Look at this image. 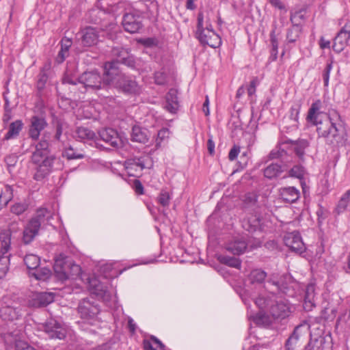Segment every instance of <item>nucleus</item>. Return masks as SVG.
<instances>
[{"label": "nucleus", "instance_id": "1", "mask_svg": "<svg viewBox=\"0 0 350 350\" xmlns=\"http://www.w3.org/2000/svg\"><path fill=\"white\" fill-rule=\"evenodd\" d=\"M321 100L313 103L308 111L307 120L317 126L319 138H323L329 145L338 146L344 140V129L340 116L335 111L331 115L321 113Z\"/></svg>", "mask_w": 350, "mask_h": 350}, {"label": "nucleus", "instance_id": "2", "mask_svg": "<svg viewBox=\"0 0 350 350\" xmlns=\"http://www.w3.org/2000/svg\"><path fill=\"white\" fill-rule=\"evenodd\" d=\"M49 143L47 139L42 138L36 145V150L33 152L31 160L37 165L34 178L40 180L49 174L51 172L53 163L56 158L49 155Z\"/></svg>", "mask_w": 350, "mask_h": 350}, {"label": "nucleus", "instance_id": "3", "mask_svg": "<svg viewBox=\"0 0 350 350\" xmlns=\"http://www.w3.org/2000/svg\"><path fill=\"white\" fill-rule=\"evenodd\" d=\"M116 68L110 67L103 74L96 70L84 72L79 77V83L85 90H98L104 89L113 81Z\"/></svg>", "mask_w": 350, "mask_h": 350}, {"label": "nucleus", "instance_id": "4", "mask_svg": "<svg viewBox=\"0 0 350 350\" xmlns=\"http://www.w3.org/2000/svg\"><path fill=\"white\" fill-rule=\"evenodd\" d=\"M53 268L57 278L62 281L78 276L81 273V267L62 254L55 258Z\"/></svg>", "mask_w": 350, "mask_h": 350}, {"label": "nucleus", "instance_id": "5", "mask_svg": "<svg viewBox=\"0 0 350 350\" xmlns=\"http://www.w3.org/2000/svg\"><path fill=\"white\" fill-rule=\"evenodd\" d=\"M51 216L50 212L46 208H39L34 217H33L25 226L23 232V242L29 244L38 235L42 224L46 219Z\"/></svg>", "mask_w": 350, "mask_h": 350}, {"label": "nucleus", "instance_id": "6", "mask_svg": "<svg viewBox=\"0 0 350 350\" xmlns=\"http://www.w3.org/2000/svg\"><path fill=\"white\" fill-rule=\"evenodd\" d=\"M204 16L200 12L198 16V25L196 36L200 42L203 44L208 45L212 48H216L221 44L219 36L213 31L211 25L206 28L203 27Z\"/></svg>", "mask_w": 350, "mask_h": 350}, {"label": "nucleus", "instance_id": "7", "mask_svg": "<svg viewBox=\"0 0 350 350\" xmlns=\"http://www.w3.org/2000/svg\"><path fill=\"white\" fill-rule=\"evenodd\" d=\"M116 74L113 75V81L111 83L121 90L122 92L129 94H139L141 91L140 86L135 79L120 73L116 68Z\"/></svg>", "mask_w": 350, "mask_h": 350}, {"label": "nucleus", "instance_id": "8", "mask_svg": "<svg viewBox=\"0 0 350 350\" xmlns=\"http://www.w3.org/2000/svg\"><path fill=\"white\" fill-rule=\"evenodd\" d=\"M10 241L9 233L3 232L1 237L0 248V279L3 278L9 269L10 265Z\"/></svg>", "mask_w": 350, "mask_h": 350}, {"label": "nucleus", "instance_id": "9", "mask_svg": "<svg viewBox=\"0 0 350 350\" xmlns=\"http://www.w3.org/2000/svg\"><path fill=\"white\" fill-rule=\"evenodd\" d=\"M42 328L51 338L64 339L66 329L54 319H49L42 325Z\"/></svg>", "mask_w": 350, "mask_h": 350}, {"label": "nucleus", "instance_id": "10", "mask_svg": "<svg viewBox=\"0 0 350 350\" xmlns=\"http://www.w3.org/2000/svg\"><path fill=\"white\" fill-rule=\"evenodd\" d=\"M284 242L286 246L294 252L301 254L306 251L302 239L297 231L286 234L284 237Z\"/></svg>", "mask_w": 350, "mask_h": 350}, {"label": "nucleus", "instance_id": "11", "mask_svg": "<svg viewBox=\"0 0 350 350\" xmlns=\"http://www.w3.org/2000/svg\"><path fill=\"white\" fill-rule=\"evenodd\" d=\"M99 136L102 140L113 148H118L124 144L122 137L113 129H105L100 131Z\"/></svg>", "mask_w": 350, "mask_h": 350}, {"label": "nucleus", "instance_id": "12", "mask_svg": "<svg viewBox=\"0 0 350 350\" xmlns=\"http://www.w3.org/2000/svg\"><path fill=\"white\" fill-rule=\"evenodd\" d=\"M291 312V308L286 300H275L271 303L269 313L273 319H284Z\"/></svg>", "mask_w": 350, "mask_h": 350}, {"label": "nucleus", "instance_id": "13", "mask_svg": "<svg viewBox=\"0 0 350 350\" xmlns=\"http://www.w3.org/2000/svg\"><path fill=\"white\" fill-rule=\"evenodd\" d=\"M122 23L124 30L131 33L138 32L142 27L141 17L133 13L125 14Z\"/></svg>", "mask_w": 350, "mask_h": 350}, {"label": "nucleus", "instance_id": "14", "mask_svg": "<svg viewBox=\"0 0 350 350\" xmlns=\"http://www.w3.org/2000/svg\"><path fill=\"white\" fill-rule=\"evenodd\" d=\"M247 237L239 235L234 237L226 243V249L234 255H240L244 253L247 247Z\"/></svg>", "mask_w": 350, "mask_h": 350}, {"label": "nucleus", "instance_id": "15", "mask_svg": "<svg viewBox=\"0 0 350 350\" xmlns=\"http://www.w3.org/2000/svg\"><path fill=\"white\" fill-rule=\"evenodd\" d=\"M47 126L46 120L41 116H33L30 120L29 129V135L33 139L37 140L39 138L40 133Z\"/></svg>", "mask_w": 350, "mask_h": 350}, {"label": "nucleus", "instance_id": "16", "mask_svg": "<svg viewBox=\"0 0 350 350\" xmlns=\"http://www.w3.org/2000/svg\"><path fill=\"white\" fill-rule=\"evenodd\" d=\"M54 300V294L52 293H35L29 301V305L33 308H40L47 306Z\"/></svg>", "mask_w": 350, "mask_h": 350}, {"label": "nucleus", "instance_id": "17", "mask_svg": "<svg viewBox=\"0 0 350 350\" xmlns=\"http://www.w3.org/2000/svg\"><path fill=\"white\" fill-rule=\"evenodd\" d=\"M78 311L82 319H90L98 314L100 310L96 305L84 299L79 303Z\"/></svg>", "mask_w": 350, "mask_h": 350}, {"label": "nucleus", "instance_id": "18", "mask_svg": "<svg viewBox=\"0 0 350 350\" xmlns=\"http://www.w3.org/2000/svg\"><path fill=\"white\" fill-rule=\"evenodd\" d=\"M80 38L83 44L85 46H91L97 44L98 40V34L96 29L92 27H88L80 32Z\"/></svg>", "mask_w": 350, "mask_h": 350}, {"label": "nucleus", "instance_id": "19", "mask_svg": "<svg viewBox=\"0 0 350 350\" xmlns=\"http://www.w3.org/2000/svg\"><path fill=\"white\" fill-rule=\"evenodd\" d=\"M124 167L129 176H138L145 166L140 159H132L124 162Z\"/></svg>", "mask_w": 350, "mask_h": 350}, {"label": "nucleus", "instance_id": "20", "mask_svg": "<svg viewBox=\"0 0 350 350\" xmlns=\"http://www.w3.org/2000/svg\"><path fill=\"white\" fill-rule=\"evenodd\" d=\"M21 315V310L11 306H3L0 308V317L3 321H12Z\"/></svg>", "mask_w": 350, "mask_h": 350}, {"label": "nucleus", "instance_id": "21", "mask_svg": "<svg viewBox=\"0 0 350 350\" xmlns=\"http://www.w3.org/2000/svg\"><path fill=\"white\" fill-rule=\"evenodd\" d=\"M316 288L312 284H308L306 289L304 308L306 311L311 310L316 305Z\"/></svg>", "mask_w": 350, "mask_h": 350}, {"label": "nucleus", "instance_id": "22", "mask_svg": "<svg viewBox=\"0 0 350 350\" xmlns=\"http://www.w3.org/2000/svg\"><path fill=\"white\" fill-rule=\"evenodd\" d=\"M280 195L284 201L288 203L296 202L300 197L299 191L294 187L281 188Z\"/></svg>", "mask_w": 350, "mask_h": 350}, {"label": "nucleus", "instance_id": "23", "mask_svg": "<svg viewBox=\"0 0 350 350\" xmlns=\"http://www.w3.org/2000/svg\"><path fill=\"white\" fill-rule=\"evenodd\" d=\"M165 109L172 113H175L178 109L177 91L171 89L165 97Z\"/></svg>", "mask_w": 350, "mask_h": 350}, {"label": "nucleus", "instance_id": "24", "mask_svg": "<svg viewBox=\"0 0 350 350\" xmlns=\"http://www.w3.org/2000/svg\"><path fill=\"white\" fill-rule=\"evenodd\" d=\"M51 63L46 62L42 67L40 72L38 76L36 87L38 91H42L45 88L46 83L49 79V72L51 70Z\"/></svg>", "mask_w": 350, "mask_h": 350}, {"label": "nucleus", "instance_id": "25", "mask_svg": "<svg viewBox=\"0 0 350 350\" xmlns=\"http://www.w3.org/2000/svg\"><path fill=\"white\" fill-rule=\"evenodd\" d=\"M131 139L133 142L146 144L148 141V131L138 125L132 128Z\"/></svg>", "mask_w": 350, "mask_h": 350}, {"label": "nucleus", "instance_id": "26", "mask_svg": "<svg viewBox=\"0 0 350 350\" xmlns=\"http://www.w3.org/2000/svg\"><path fill=\"white\" fill-rule=\"evenodd\" d=\"M242 226L248 232H256L260 229V219L256 215H251L243 219Z\"/></svg>", "mask_w": 350, "mask_h": 350}, {"label": "nucleus", "instance_id": "27", "mask_svg": "<svg viewBox=\"0 0 350 350\" xmlns=\"http://www.w3.org/2000/svg\"><path fill=\"white\" fill-rule=\"evenodd\" d=\"M350 36L348 34L339 31L334 40L332 46L334 51L337 53L341 52L347 44V42Z\"/></svg>", "mask_w": 350, "mask_h": 350}, {"label": "nucleus", "instance_id": "28", "mask_svg": "<svg viewBox=\"0 0 350 350\" xmlns=\"http://www.w3.org/2000/svg\"><path fill=\"white\" fill-rule=\"evenodd\" d=\"M23 127V124L21 120H16L12 122L8 129V131L5 135V139H10L16 137Z\"/></svg>", "mask_w": 350, "mask_h": 350}, {"label": "nucleus", "instance_id": "29", "mask_svg": "<svg viewBox=\"0 0 350 350\" xmlns=\"http://www.w3.org/2000/svg\"><path fill=\"white\" fill-rule=\"evenodd\" d=\"M273 298H275V295L271 294V296H259L256 300L255 304L261 310H266L269 312V309L271 305V303L273 302Z\"/></svg>", "mask_w": 350, "mask_h": 350}, {"label": "nucleus", "instance_id": "30", "mask_svg": "<svg viewBox=\"0 0 350 350\" xmlns=\"http://www.w3.org/2000/svg\"><path fill=\"white\" fill-rule=\"evenodd\" d=\"M72 45L71 40L64 38L61 42V49L58 53L56 61L58 63H62L64 61L65 58L68 55L69 49Z\"/></svg>", "mask_w": 350, "mask_h": 350}, {"label": "nucleus", "instance_id": "31", "mask_svg": "<svg viewBox=\"0 0 350 350\" xmlns=\"http://www.w3.org/2000/svg\"><path fill=\"white\" fill-rule=\"evenodd\" d=\"M13 198V189L10 185H5L0 193V210L8 205Z\"/></svg>", "mask_w": 350, "mask_h": 350}, {"label": "nucleus", "instance_id": "32", "mask_svg": "<svg viewBox=\"0 0 350 350\" xmlns=\"http://www.w3.org/2000/svg\"><path fill=\"white\" fill-rule=\"evenodd\" d=\"M95 136V133L87 127H78L75 131V137L80 140H92Z\"/></svg>", "mask_w": 350, "mask_h": 350}, {"label": "nucleus", "instance_id": "33", "mask_svg": "<svg viewBox=\"0 0 350 350\" xmlns=\"http://www.w3.org/2000/svg\"><path fill=\"white\" fill-rule=\"evenodd\" d=\"M282 172L280 165L271 163L264 170V176L269 179H271L277 177Z\"/></svg>", "mask_w": 350, "mask_h": 350}, {"label": "nucleus", "instance_id": "34", "mask_svg": "<svg viewBox=\"0 0 350 350\" xmlns=\"http://www.w3.org/2000/svg\"><path fill=\"white\" fill-rule=\"evenodd\" d=\"M218 260L224 265L229 267L240 269L241 263L239 258L231 257L225 255H219L217 256Z\"/></svg>", "mask_w": 350, "mask_h": 350}, {"label": "nucleus", "instance_id": "35", "mask_svg": "<svg viewBox=\"0 0 350 350\" xmlns=\"http://www.w3.org/2000/svg\"><path fill=\"white\" fill-rule=\"evenodd\" d=\"M267 277V273L262 269H256L251 271L249 280L252 284H260Z\"/></svg>", "mask_w": 350, "mask_h": 350}, {"label": "nucleus", "instance_id": "36", "mask_svg": "<svg viewBox=\"0 0 350 350\" xmlns=\"http://www.w3.org/2000/svg\"><path fill=\"white\" fill-rule=\"evenodd\" d=\"M24 262L29 270L36 269L40 262V258L34 254H27L24 257Z\"/></svg>", "mask_w": 350, "mask_h": 350}, {"label": "nucleus", "instance_id": "37", "mask_svg": "<svg viewBox=\"0 0 350 350\" xmlns=\"http://www.w3.org/2000/svg\"><path fill=\"white\" fill-rule=\"evenodd\" d=\"M31 274L36 280H46L51 275V271L47 267L37 268Z\"/></svg>", "mask_w": 350, "mask_h": 350}, {"label": "nucleus", "instance_id": "38", "mask_svg": "<svg viewBox=\"0 0 350 350\" xmlns=\"http://www.w3.org/2000/svg\"><path fill=\"white\" fill-rule=\"evenodd\" d=\"M300 327H301V326H297L295 328L293 334L290 336V337L286 340V347L288 350H293L295 345L298 342L299 338V334L298 333V331L300 329Z\"/></svg>", "mask_w": 350, "mask_h": 350}, {"label": "nucleus", "instance_id": "39", "mask_svg": "<svg viewBox=\"0 0 350 350\" xmlns=\"http://www.w3.org/2000/svg\"><path fill=\"white\" fill-rule=\"evenodd\" d=\"M172 198V193L166 189H162L157 197L158 202L163 207H167Z\"/></svg>", "mask_w": 350, "mask_h": 350}, {"label": "nucleus", "instance_id": "40", "mask_svg": "<svg viewBox=\"0 0 350 350\" xmlns=\"http://www.w3.org/2000/svg\"><path fill=\"white\" fill-rule=\"evenodd\" d=\"M301 27L299 25H293L291 28L288 30L286 34V40L288 42H295L299 37L301 33Z\"/></svg>", "mask_w": 350, "mask_h": 350}, {"label": "nucleus", "instance_id": "41", "mask_svg": "<svg viewBox=\"0 0 350 350\" xmlns=\"http://www.w3.org/2000/svg\"><path fill=\"white\" fill-rule=\"evenodd\" d=\"M63 156L66 157L68 160L79 159L84 158V154L81 152H78L72 147L70 146L64 149L62 153Z\"/></svg>", "mask_w": 350, "mask_h": 350}, {"label": "nucleus", "instance_id": "42", "mask_svg": "<svg viewBox=\"0 0 350 350\" xmlns=\"http://www.w3.org/2000/svg\"><path fill=\"white\" fill-rule=\"evenodd\" d=\"M28 208V204L25 202H16L10 207V211L14 215H20L23 214Z\"/></svg>", "mask_w": 350, "mask_h": 350}, {"label": "nucleus", "instance_id": "43", "mask_svg": "<svg viewBox=\"0 0 350 350\" xmlns=\"http://www.w3.org/2000/svg\"><path fill=\"white\" fill-rule=\"evenodd\" d=\"M62 83L63 85L70 84L72 85V90L75 91L77 90V86L78 85H80L79 83V78L73 79V77L70 75H69L68 73H66L63 79H62Z\"/></svg>", "mask_w": 350, "mask_h": 350}, {"label": "nucleus", "instance_id": "44", "mask_svg": "<svg viewBox=\"0 0 350 350\" xmlns=\"http://www.w3.org/2000/svg\"><path fill=\"white\" fill-rule=\"evenodd\" d=\"M309 146V143L306 139L299 140L295 148V151L296 154L301 157L304 154V149L306 148Z\"/></svg>", "mask_w": 350, "mask_h": 350}, {"label": "nucleus", "instance_id": "45", "mask_svg": "<svg viewBox=\"0 0 350 350\" xmlns=\"http://www.w3.org/2000/svg\"><path fill=\"white\" fill-rule=\"evenodd\" d=\"M289 176L297 178H301L304 174V170L300 165H295L289 170Z\"/></svg>", "mask_w": 350, "mask_h": 350}, {"label": "nucleus", "instance_id": "46", "mask_svg": "<svg viewBox=\"0 0 350 350\" xmlns=\"http://www.w3.org/2000/svg\"><path fill=\"white\" fill-rule=\"evenodd\" d=\"M286 154V151L280 147H275L268 155L269 159H275L282 157Z\"/></svg>", "mask_w": 350, "mask_h": 350}, {"label": "nucleus", "instance_id": "47", "mask_svg": "<svg viewBox=\"0 0 350 350\" xmlns=\"http://www.w3.org/2000/svg\"><path fill=\"white\" fill-rule=\"evenodd\" d=\"M254 321L257 324H268L270 323V320L269 316L265 312H262V311L260 312L255 317Z\"/></svg>", "mask_w": 350, "mask_h": 350}, {"label": "nucleus", "instance_id": "48", "mask_svg": "<svg viewBox=\"0 0 350 350\" xmlns=\"http://www.w3.org/2000/svg\"><path fill=\"white\" fill-rule=\"evenodd\" d=\"M96 280H93L90 282V285L94 287V293L98 295L105 296L107 293L105 288L100 284H96Z\"/></svg>", "mask_w": 350, "mask_h": 350}, {"label": "nucleus", "instance_id": "49", "mask_svg": "<svg viewBox=\"0 0 350 350\" xmlns=\"http://www.w3.org/2000/svg\"><path fill=\"white\" fill-rule=\"evenodd\" d=\"M122 53V55L124 57L122 61L120 63L127 65L130 67L134 66L135 62L133 57L129 55V51H123Z\"/></svg>", "mask_w": 350, "mask_h": 350}, {"label": "nucleus", "instance_id": "50", "mask_svg": "<svg viewBox=\"0 0 350 350\" xmlns=\"http://www.w3.org/2000/svg\"><path fill=\"white\" fill-rule=\"evenodd\" d=\"M332 69V63L327 64L323 72V79L324 81V85L327 86L329 84V79L331 70Z\"/></svg>", "mask_w": 350, "mask_h": 350}, {"label": "nucleus", "instance_id": "51", "mask_svg": "<svg viewBox=\"0 0 350 350\" xmlns=\"http://www.w3.org/2000/svg\"><path fill=\"white\" fill-rule=\"evenodd\" d=\"M139 43L142 44L146 47H152L157 46L158 40L153 38H143L139 40Z\"/></svg>", "mask_w": 350, "mask_h": 350}, {"label": "nucleus", "instance_id": "52", "mask_svg": "<svg viewBox=\"0 0 350 350\" xmlns=\"http://www.w3.org/2000/svg\"><path fill=\"white\" fill-rule=\"evenodd\" d=\"M170 135V131L166 128L161 129L157 134V144L161 143L164 139L167 138Z\"/></svg>", "mask_w": 350, "mask_h": 350}, {"label": "nucleus", "instance_id": "53", "mask_svg": "<svg viewBox=\"0 0 350 350\" xmlns=\"http://www.w3.org/2000/svg\"><path fill=\"white\" fill-rule=\"evenodd\" d=\"M154 81L158 85H163L166 81V77L163 72H156L154 74Z\"/></svg>", "mask_w": 350, "mask_h": 350}, {"label": "nucleus", "instance_id": "54", "mask_svg": "<svg viewBox=\"0 0 350 350\" xmlns=\"http://www.w3.org/2000/svg\"><path fill=\"white\" fill-rule=\"evenodd\" d=\"M127 51L125 49H123L122 47H116L113 48L112 50V53L114 56L116 57V60L118 62H121L123 59V55H122V51Z\"/></svg>", "mask_w": 350, "mask_h": 350}, {"label": "nucleus", "instance_id": "55", "mask_svg": "<svg viewBox=\"0 0 350 350\" xmlns=\"http://www.w3.org/2000/svg\"><path fill=\"white\" fill-rule=\"evenodd\" d=\"M257 201V196L253 193H247L245 196L244 202L246 204H254Z\"/></svg>", "mask_w": 350, "mask_h": 350}, {"label": "nucleus", "instance_id": "56", "mask_svg": "<svg viewBox=\"0 0 350 350\" xmlns=\"http://www.w3.org/2000/svg\"><path fill=\"white\" fill-rule=\"evenodd\" d=\"M258 84V80L256 77L254 78L251 81L247 88V93L249 96H252L256 92V88Z\"/></svg>", "mask_w": 350, "mask_h": 350}, {"label": "nucleus", "instance_id": "57", "mask_svg": "<svg viewBox=\"0 0 350 350\" xmlns=\"http://www.w3.org/2000/svg\"><path fill=\"white\" fill-rule=\"evenodd\" d=\"M239 152L240 147L239 146L234 145L229 152L228 159L230 161H234L237 157Z\"/></svg>", "mask_w": 350, "mask_h": 350}, {"label": "nucleus", "instance_id": "58", "mask_svg": "<svg viewBox=\"0 0 350 350\" xmlns=\"http://www.w3.org/2000/svg\"><path fill=\"white\" fill-rule=\"evenodd\" d=\"M349 203V202H348V200H345V198H341L336 208L338 213H340L344 211L347 207Z\"/></svg>", "mask_w": 350, "mask_h": 350}, {"label": "nucleus", "instance_id": "59", "mask_svg": "<svg viewBox=\"0 0 350 350\" xmlns=\"http://www.w3.org/2000/svg\"><path fill=\"white\" fill-rule=\"evenodd\" d=\"M301 108V105H297L295 107H292L291 109V116L292 118H293L295 121L298 119V115L299 113Z\"/></svg>", "mask_w": 350, "mask_h": 350}, {"label": "nucleus", "instance_id": "60", "mask_svg": "<svg viewBox=\"0 0 350 350\" xmlns=\"http://www.w3.org/2000/svg\"><path fill=\"white\" fill-rule=\"evenodd\" d=\"M16 350H36L33 347L29 346L27 343L23 342H18L16 344Z\"/></svg>", "mask_w": 350, "mask_h": 350}, {"label": "nucleus", "instance_id": "61", "mask_svg": "<svg viewBox=\"0 0 350 350\" xmlns=\"http://www.w3.org/2000/svg\"><path fill=\"white\" fill-rule=\"evenodd\" d=\"M270 40L271 44V49H278V42L275 35V31H272L270 33Z\"/></svg>", "mask_w": 350, "mask_h": 350}, {"label": "nucleus", "instance_id": "62", "mask_svg": "<svg viewBox=\"0 0 350 350\" xmlns=\"http://www.w3.org/2000/svg\"><path fill=\"white\" fill-rule=\"evenodd\" d=\"M134 188L135 191L137 194H143L144 193V187L142 183L139 180H135L134 182Z\"/></svg>", "mask_w": 350, "mask_h": 350}, {"label": "nucleus", "instance_id": "63", "mask_svg": "<svg viewBox=\"0 0 350 350\" xmlns=\"http://www.w3.org/2000/svg\"><path fill=\"white\" fill-rule=\"evenodd\" d=\"M319 46L322 49H329L330 47V42L328 40H325L324 37H321L319 40Z\"/></svg>", "mask_w": 350, "mask_h": 350}, {"label": "nucleus", "instance_id": "64", "mask_svg": "<svg viewBox=\"0 0 350 350\" xmlns=\"http://www.w3.org/2000/svg\"><path fill=\"white\" fill-rule=\"evenodd\" d=\"M269 2L274 7L283 10L285 8L284 5L282 3L281 0H269Z\"/></svg>", "mask_w": 350, "mask_h": 350}]
</instances>
